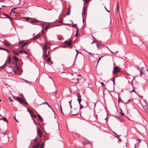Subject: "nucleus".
Masks as SVG:
<instances>
[{"instance_id":"a19ab883","label":"nucleus","mask_w":148,"mask_h":148,"mask_svg":"<svg viewBox=\"0 0 148 148\" xmlns=\"http://www.w3.org/2000/svg\"><path fill=\"white\" fill-rule=\"evenodd\" d=\"M118 99H119L118 101H119H119H122L121 99V98L120 97H119Z\"/></svg>"},{"instance_id":"f3484780","label":"nucleus","mask_w":148,"mask_h":148,"mask_svg":"<svg viewBox=\"0 0 148 148\" xmlns=\"http://www.w3.org/2000/svg\"><path fill=\"white\" fill-rule=\"evenodd\" d=\"M23 80L27 84H32V82L30 81H28L27 80H26L25 79H23Z\"/></svg>"},{"instance_id":"c756f323","label":"nucleus","mask_w":148,"mask_h":148,"mask_svg":"<svg viewBox=\"0 0 148 148\" xmlns=\"http://www.w3.org/2000/svg\"><path fill=\"white\" fill-rule=\"evenodd\" d=\"M115 77H113L112 78V81L113 82L114 85L115 84Z\"/></svg>"},{"instance_id":"f257e3e1","label":"nucleus","mask_w":148,"mask_h":148,"mask_svg":"<svg viewBox=\"0 0 148 148\" xmlns=\"http://www.w3.org/2000/svg\"><path fill=\"white\" fill-rule=\"evenodd\" d=\"M81 117H82L83 119H86L88 118L89 113L87 110L84 109L80 113Z\"/></svg>"},{"instance_id":"4c0bfd02","label":"nucleus","mask_w":148,"mask_h":148,"mask_svg":"<svg viewBox=\"0 0 148 148\" xmlns=\"http://www.w3.org/2000/svg\"><path fill=\"white\" fill-rule=\"evenodd\" d=\"M54 93L55 95H56L57 94V91L56 89L55 91L54 92Z\"/></svg>"},{"instance_id":"bf43d9fd","label":"nucleus","mask_w":148,"mask_h":148,"mask_svg":"<svg viewBox=\"0 0 148 148\" xmlns=\"http://www.w3.org/2000/svg\"><path fill=\"white\" fill-rule=\"evenodd\" d=\"M71 101H72V100H71L69 102V105H70V104H71Z\"/></svg>"},{"instance_id":"7ed1b4c3","label":"nucleus","mask_w":148,"mask_h":148,"mask_svg":"<svg viewBox=\"0 0 148 148\" xmlns=\"http://www.w3.org/2000/svg\"><path fill=\"white\" fill-rule=\"evenodd\" d=\"M37 133L39 137L41 138L42 136V131L38 127L37 128Z\"/></svg>"},{"instance_id":"f03ea898","label":"nucleus","mask_w":148,"mask_h":148,"mask_svg":"<svg viewBox=\"0 0 148 148\" xmlns=\"http://www.w3.org/2000/svg\"><path fill=\"white\" fill-rule=\"evenodd\" d=\"M119 71H120V69L118 66H115L113 68L112 73L113 74H115L117 73Z\"/></svg>"},{"instance_id":"69168bd1","label":"nucleus","mask_w":148,"mask_h":148,"mask_svg":"<svg viewBox=\"0 0 148 148\" xmlns=\"http://www.w3.org/2000/svg\"><path fill=\"white\" fill-rule=\"evenodd\" d=\"M137 95H138L139 97H143V96H142V95H138V94H137Z\"/></svg>"},{"instance_id":"9d476101","label":"nucleus","mask_w":148,"mask_h":148,"mask_svg":"<svg viewBox=\"0 0 148 148\" xmlns=\"http://www.w3.org/2000/svg\"><path fill=\"white\" fill-rule=\"evenodd\" d=\"M47 42H46L42 47V49L43 50H47Z\"/></svg>"},{"instance_id":"dca6fc26","label":"nucleus","mask_w":148,"mask_h":148,"mask_svg":"<svg viewBox=\"0 0 148 148\" xmlns=\"http://www.w3.org/2000/svg\"><path fill=\"white\" fill-rule=\"evenodd\" d=\"M28 44V42H25L21 46V48L22 49H23L26 45Z\"/></svg>"},{"instance_id":"393cba45","label":"nucleus","mask_w":148,"mask_h":148,"mask_svg":"<svg viewBox=\"0 0 148 148\" xmlns=\"http://www.w3.org/2000/svg\"><path fill=\"white\" fill-rule=\"evenodd\" d=\"M0 120H3L5 121H7V119L6 118L4 117H3L2 118H0Z\"/></svg>"},{"instance_id":"2f4dec72","label":"nucleus","mask_w":148,"mask_h":148,"mask_svg":"<svg viewBox=\"0 0 148 148\" xmlns=\"http://www.w3.org/2000/svg\"><path fill=\"white\" fill-rule=\"evenodd\" d=\"M6 65V64L5 63L3 65L1 66V69H3V68H4Z\"/></svg>"},{"instance_id":"603ef678","label":"nucleus","mask_w":148,"mask_h":148,"mask_svg":"<svg viewBox=\"0 0 148 148\" xmlns=\"http://www.w3.org/2000/svg\"><path fill=\"white\" fill-rule=\"evenodd\" d=\"M59 22L60 23H61L62 22V19H61L60 21H59Z\"/></svg>"},{"instance_id":"1a4fd4ad","label":"nucleus","mask_w":148,"mask_h":148,"mask_svg":"<svg viewBox=\"0 0 148 148\" xmlns=\"http://www.w3.org/2000/svg\"><path fill=\"white\" fill-rule=\"evenodd\" d=\"M44 51L43 53V56H44L45 58H47L49 55V51L48 52V53L47 54V50H43Z\"/></svg>"},{"instance_id":"6ab92c4d","label":"nucleus","mask_w":148,"mask_h":148,"mask_svg":"<svg viewBox=\"0 0 148 148\" xmlns=\"http://www.w3.org/2000/svg\"><path fill=\"white\" fill-rule=\"evenodd\" d=\"M30 22L31 23H34L35 22H38V23L39 22L37 20H32V19H30Z\"/></svg>"},{"instance_id":"4d7b16f0","label":"nucleus","mask_w":148,"mask_h":148,"mask_svg":"<svg viewBox=\"0 0 148 148\" xmlns=\"http://www.w3.org/2000/svg\"><path fill=\"white\" fill-rule=\"evenodd\" d=\"M36 139L37 138H34V142L36 141H37V140H36Z\"/></svg>"},{"instance_id":"e2e57ef3","label":"nucleus","mask_w":148,"mask_h":148,"mask_svg":"<svg viewBox=\"0 0 148 148\" xmlns=\"http://www.w3.org/2000/svg\"><path fill=\"white\" fill-rule=\"evenodd\" d=\"M134 92L135 93H136V92L134 90H133L131 91H130V92Z\"/></svg>"},{"instance_id":"aec40b11","label":"nucleus","mask_w":148,"mask_h":148,"mask_svg":"<svg viewBox=\"0 0 148 148\" xmlns=\"http://www.w3.org/2000/svg\"><path fill=\"white\" fill-rule=\"evenodd\" d=\"M138 140V141H139L136 144H135V146H134L135 148L136 147H138V146L139 143L140 142V140Z\"/></svg>"},{"instance_id":"58836bf2","label":"nucleus","mask_w":148,"mask_h":148,"mask_svg":"<svg viewBox=\"0 0 148 148\" xmlns=\"http://www.w3.org/2000/svg\"><path fill=\"white\" fill-rule=\"evenodd\" d=\"M83 107V106L82 105H80V107L79 109L81 110V109H82Z\"/></svg>"},{"instance_id":"6e6d98bb","label":"nucleus","mask_w":148,"mask_h":148,"mask_svg":"<svg viewBox=\"0 0 148 148\" xmlns=\"http://www.w3.org/2000/svg\"><path fill=\"white\" fill-rule=\"evenodd\" d=\"M23 42L22 41H21L19 42V44H21L23 43Z\"/></svg>"},{"instance_id":"ea45409f","label":"nucleus","mask_w":148,"mask_h":148,"mask_svg":"<svg viewBox=\"0 0 148 148\" xmlns=\"http://www.w3.org/2000/svg\"><path fill=\"white\" fill-rule=\"evenodd\" d=\"M3 8H0V12H3Z\"/></svg>"},{"instance_id":"4468645a","label":"nucleus","mask_w":148,"mask_h":148,"mask_svg":"<svg viewBox=\"0 0 148 148\" xmlns=\"http://www.w3.org/2000/svg\"><path fill=\"white\" fill-rule=\"evenodd\" d=\"M4 43L6 46H9L10 45L9 44L8 42L6 40H5L4 41Z\"/></svg>"},{"instance_id":"2eb2a0df","label":"nucleus","mask_w":148,"mask_h":148,"mask_svg":"<svg viewBox=\"0 0 148 148\" xmlns=\"http://www.w3.org/2000/svg\"><path fill=\"white\" fill-rule=\"evenodd\" d=\"M10 56H9L8 58V60H6L5 63L6 64V63L8 62V63H9L10 62Z\"/></svg>"},{"instance_id":"c85d7f7f","label":"nucleus","mask_w":148,"mask_h":148,"mask_svg":"<svg viewBox=\"0 0 148 148\" xmlns=\"http://www.w3.org/2000/svg\"><path fill=\"white\" fill-rule=\"evenodd\" d=\"M139 71L140 73V76H142V74L144 73L143 72L142 69H140Z\"/></svg>"},{"instance_id":"864d4df0","label":"nucleus","mask_w":148,"mask_h":148,"mask_svg":"<svg viewBox=\"0 0 148 148\" xmlns=\"http://www.w3.org/2000/svg\"><path fill=\"white\" fill-rule=\"evenodd\" d=\"M88 1V0H85V3H87Z\"/></svg>"},{"instance_id":"3c124183","label":"nucleus","mask_w":148,"mask_h":148,"mask_svg":"<svg viewBox=\"0 0 148 148\" xmlns=\"http://www.w3.org/2000/svg\"><path fill=\"white\" fill-rule=\"evenodd\" d=\"M82 17V21L83 23L84 22V17Z\"/></svg>"},{"instance_id":"f704fd0d","label":"nucleus","mask_w":148,"mask_h":148,"mask_svg":"<svg viewBox=\"0 0 148 148\" xmlns=\"http://www.w3.org/2000/svg\"><path fill=\"white\" fill-rule=\"evenodd\" d=\"M103 56H101V57H100L98 59V61L97 62V65L98 63H99V61L101 59V58H102Z\"/></svg>"},{"instance_id":"338daca9","label":"nucleus","mask_w":148,"mask_h":148,"mask_svg":"<svg viewBox=\"0 0 148 148\" xmlns=\"http://www.w3.org/2000/svg\"><path fill=\"white\" fill-rule=\"evenodd\" d=\"M13 72L16 74V71L15 70H13Z\"/></svg>"},{"instance_id":"49530a36","label":"nucleus","mask_w":148,"mask_h":148,"mask_svg":"<svg viewBox=\"0 0 148 148\" xmlns=\"http://www.w3.org/2000/svg\"><path fill=\"white\" fill-rule=\"evenodd\" d=\"M45 145V142L42 143V146H44Z\"/></svg>"},{"instance_id":"6e6552de","label":"nucleus","mask_w":148,"mask_h":148,"mask_svg":"<svg viewBox=\"0 0 148 148\" xmlns=\"http://www.w3.org/2000/svg\"><path fill=\"white\" fill-rule=\"evenodd\" d=\"M86 7L84 6L83 8L82 12V17H84L86 11Z\"/></svg>"},{"instance_id":"20e7f679","label":"nucleus","mask_w":148,"mask_h":148,"mask_svg":"<svg viewBox=\"0 0 148 148\" xmlns=\"http://www.w3.org/2000/svg\"><path fill=\"white\" fill-rule=\"evenodd\" d=\"M16 99L17 101L21 104H22L23 102H24V101L23 99L20 97H17Z\"/></svg>"},{"instance_id":"8fccbe9b","label":"nucleus","mask_w":148,"mask_h":148,"mask_svg":"<svg viewBox=\"0 0 148 148\" xmlns=\"http://www.w3.org/2000/svg\"><path fill=\"white\" fill-rule=\"evenodd\" d=\"M65 73L66 75H67V73L66 72H63L62 73Z\"/></svg>"},{"instance_id":"9b49d317","label":"nucleus","mask_w":148,"mask_h":148,"mask_svg":"<svg viewBox=\"0 0 148 148\" xmlns=\"http://www.w3.org/2000/svg\"><path fill=\"white\" fill-rule=\"evenodd\" d=\"M19 52L21 54H27V52L25 50H20L19 51Z\"/></svg>"},{"instance_id":"680f3d73","label":"nucleus","mask_w":148,"mask_h":148,"mask_svg":"<svg viewBox=\"0 0 148 148\" xmlns=\"http://www.w3.org/2000/svg\"><path fill=\"white\" fill-rule=\"evenodd\" d=\"M13 9L12 10V12L13 11V13H15L16 12L15 11H13Z\"/></svg>"},{"instance_id":"0eeeda50","label":"nucleus","mask_w":148,"mask_h":148,"mask_svg":"<svg viewBox=\"0 0 148 148\" xmlns=\"http://www.w3.org/2000/svg\"><path fill=\"white\" fill-rule=\"evenodd\" d=\"M71 41L70 40H69L68 41H66L64 42V43L66 44L69 47H71Z\"/></svg>"},{"instance_id":"412c9836","label":"nucleus","mask_w":148,"mask_h":148,"mask_svg":"<svg viewBox=\"0 0 148 148\" xmlns=\"http://www.w3.org/2000/svg\"><path fill=\"white\" fill-rule=\"evenodd\" d=\"M0 49L5 51L8 53L10 52V51L9 50H8V49H7L5 48H3L2 47H0Z\"/></svg>"},{"instance_id":"de8ad7c7","label":"nucleus","mask_w":148,"mask_h":148,"mask_svg":"<svg viewBox=\"0 0 148 148\" xmlns=\"http://www.w3.org/2000/svg\"><path fill=\"white\" fill-rule=\"evenodd\" d=\"M105 9L106 10V11H107L108 12H109H109H110V11H109V10H107V9L106 8V7H105Z\"/></svg>"},{"instance_id":"5701e85b","label":"nucleus","mask_w":148,"mask_h":148,"mask_svg":"<svg viewBox=\"0 0 148 148\" xmlns=\"http://www.w3.org/2000/svg\"><path fill=\"white\" fill-rule=\"evenodd\" d=\"M38 119L40 121H43V119L39 114H38Z\"/></svg>"},{"instance_id":"ddd939ff","label":"nucleus","mask_w":148,"mask_h":148,"mask_svg":"<svg viewBox=\"0 0 148 148\" xmlns=\"http://www.w3.org/2000/svg\"><path fill=\"white\" fill-rule=\"evenodd\" d=\"M3 15L4 16H5L6 18H8L9 19H10V21L11 22L12 21V19L11 18V17H10L9 15H8L7 14H3Z\"/></svg>"},{"instance_id":"e433bc0d","label":"nucleus","mask_w":148,"mask_h":148,"mask_svg":"<svg viewBox=\"0 0 148 148\" xmlns=\"http://www.w3.org/2000/svg\"><path fill=\"white\" fill-rule=\"evenodd\" d=\"M70 13V9H69V11L67 13V15H69Z\"/></svg>"},{"instance_id":"a211bd4d","label":"nucleus","mask_w":148,"mask_h":148,"mask_svg":"<svg viewBox=\"0 0 148 148\" xmlns=\"http://www.w3.org/2000/svg\"><path fill=\"white\" fill-rule=\"evenodd\" d=\"M40 36V35L39 34H38L37 35L35 36L33 38V39H36L38 38H39Z\"/></svg>"},{"instance_id":"473e14b6","label":"nucleus","mask_w":148,"mask_h":148,"mask_svg":"<svg viewBox=\"0 0 148 148\" xmlns=\"http://www.w3.org/2000/svg\"><path fill=\"white\" fill-rule=\"evenodd\" d=\"M25 19H26L27 20L29 21H30V19H31V18H29V17H26V18H25Z\"/></svg>"},{"instance_id":"a18cd8bd","label":"nucleus","mask_w":148,"mask_h":148,"mask_svg":"<svg viewBox=\"0 0 148 148\" xmlns=\"http://www.w3.org/2000/svg\"><path fill=\"white\" fill-rule=\"evenodd\" d=\"M73 26L74 27H77V25L76 24H74L73 25Z\"/></svg>"},{"instance_id":"13d9d810","label":"nucleus","mask_w":148,"mask_h":148,"mask_svg":"<svg viewBox=\"0 0 148 148\" xmlns=\"http://www.w3.org/2000/svg\"><path fill=\"white\" fill-rule=\"evenodd\" d=\"M96 45H97V47H99V45H98V44L97 43L96 44Z\"/></svg>"},{"instance_id":"052dcab7","label":"nucleus","mask_w":148,"mask_h":148,"mask_svg":"<svg viewBox=\"0 0 148 148\" xmlns=\"http://www.w3.org/2000/svg\"><path fill=\"white\" fill-rule=\"evenodd\" d=\"M132 99H130L128 100L127 101H132Z\"/></svg>"},{"instance_id":"f8f14e48","label":"nucleus","mask_w":148,"mask_h":148,"mask_svg":"<svg viewBox=\"0 0 148 148\" xmlns=\"http://www.w3.org/2000/svg\"><path fill=\"white\" fill-rule=\"evenodd\" d=\"M45 104L47 105L48 106V107L49 108H50L52 110L53 112L54 113V112L53 110V109H52V108L49 106V105L48 104V103L47 102H43L42 104H40L39 105L40 106L41 105L44 104Z\"/></svg>"},{"instance_id":"423d86ee","label":"nucleus","mask_w":148,"mask_h":148,"mask_svg":"<svg viewBox=\"0 0 148 148\" xmlns=\"http://www.w3.org/2000/svg\"><path fill=\"white\" fill-rule=\"evenodd\" d=\"M35 142L34 145L33 146V148H36L38 147L40 145V143H38V141H36Z\"/></svg>"},{"instance_id":"c03bdc74","label":"nucleus","mask_w":148,"mask_h":148,"mask_svg":"<svg viewBox=\"0 0 148 148\" xmlns=\"http://www.w3.org/2000/svg\"><path fill=\"white\" fill-rule=\"evenodd\" d=\"M120 113L121 115L123 116L124 115V114L123 112L121 113V112H120Z\"/></svg>"},{"instance_id":"7c9ffc66","label":"nucleus","mask_w":148,"mask_h":148,"mask_svg":"<svg viewBox=\"0 0 148 148\" xmlns=\"http://www.w3.org/2000/svg\"><path fill=\"white\" fill-rule=\"evenodd\" d=\"M75 51L77 52V53H76V58L77 57V56L78 54L79 53L78 52V51L77 49H76Z\"/></svg>"},{"instance_id":"39448f33","label":"nucleus","mask_w":148,"mask_h":148,"mask_svg":"<svg viewBox=\"0 0 148 148\" xmlns=\"http://www.w3.org/2000/svg\"><path fill=\"white\" fill-rule=\"evenodd\" d=\"M28 112L32 117L33 118H35L36 117V116L34 114L33 112L31 110L29 109L28 110Z\"/></svg>"},{"instance_id":"cd10ccee","label":"nucleus","mask_w":148,"mask_h":148,"mask_svg":"<svg viewBox=\"0 0 148 148\" xmlns=\"http://www.w3.org/2000/svg\"><path fill=\"white\" fill-rule=\"evenodd\" d=\"M77 100H78V101L79 103V104H80V102L81 101V98H77Z\"/></svg>"},{"instance_id":"72a5a7b5","label":"nucleus","mask_w":148,"mask_h":148,"mask_svg":"<svg viewBox=\"0 0 148 148\" xmlns=\"http://www.w3.org/2000/svg\"><path fill=\"white\" fill-rule=\"evenodd\" d=\"M47 49L49 48L50 47V43L47 42Z\"/></svg>"},{"instance_id":"09e8293b","label":"nucleus","mask_w":148,"mask_h":148,"mask_svg":"<svg viewBox=\"0 0 148 148\" xmlns=\"http://www.w3.org/2000/svg\"><path fill=\"white\" fill-rule=\"evenodd\" d=\"M101 83L103 86H105V85L102 82Z\"/></svg>"},{"instance_id":"c9c22d12","label":"nucleus","mask_w":148,"mask_h":148,"mask_svg":"<svg viewBox=\"0 0 148 148\" xmlns=\"http://www.w3.org/2000/svg\"><path fill=\"white\" fill-rule=\"evenodd\" d=\"M51 60V58H49L47 60V61L48 62H49Z\"/></svg>"},{"instance_id":"bb28decb","label":"nucleus","mask_w":148,"mask_h":148,"mask_svg":"<svg viewBox=\"0 0 148 148\" xmlns=\"http://www.w3.org/2000/svg\"><path fill=\"white\" fill-rule=\"evenodd\" d=\"M85 51H86V52H88V53H89V54H90V56H91L92 57H93V56H94V55L93 53H92L90 52H88L86 50H85Z\"/></svg>"},{"instance_id":"79ce46f5","label":"nucleus","mask_w":148,"mask_h":148,"mask_svg":"<svg viewBox=\"0 0 148 148\" xmlns=\"http://www.w3.org/2000/svg\"><path fill=\"white\" fill-rule=\"evenodd\" d=\"M60 110H61V112H62V113L63 114H64V113H63V112H62V107H61V106H60Z\"/></svg>"},{"instance_id":"774afa93","label":"nucleus","mask_w":148,"mask_h":148,"mask_svg":"<svg viewBox=\"0 0 148 148\" xmlns=\"http://www.w3.org/2000/svg\"><path fill=\"white\" fill-rule=\"evenodd\" d=\"M44 146L41 145L40 148H44Z\"/></svg>"},{"instance_id":"a878e982","label":"nucleus","mask_w":148,"mask_h":148,"mask_svg":"<svg viewBox=\"0 0 148 148\" xmlns=\"http://www.w3.org/2000/svg\"><path fill=\"white\" fill-rule=\"evenodd\" d=\"M135 39L137 40H139V41L141 42H142L141 40L138 37H136Z\"/></svg>"},{"instance_id":"0e129e2a","label":"nucleus","mask_w":148,"mask_h":148,"mask_svg":"<svg viewBox=\"0 0 148 148\" xmlns=\"http://www.w3.org/2000/svg\"><path fill=\"white\" fill-rule=\"evenodd\" d=\"M9 99L10 101H12V99H11L10 97H9Z\"/></svg>"},{"instance_id":"4be33fe9","label":"nucleus","mask_w":148,"mask_h":148,"mask_svg":"<svg viewBox=\"0 0 148 148\" xmlns=\"http://www.w3.org/2000/svg\"><path fill=\"white\" fill-rule=\"evenodd\" d=\"M76 95L78 97V98H81V96L80 95V94L79 93H77L76 94Z\"/></svg>"},{"instance_id":"5fc2aeb1","label":"nucleus","mask_w":148,"mask_h":148,"mask_svg":"<svg viewBox=\"0 0 148 148\" xmlns=\"http://www.w3.org/2000/svg\"><path fill=\"white\" fill-rule=\"evenodd\" d=\"M117 10L118 11L119 10V4H118V3H117Z\"/></svg>"},{"instance_id":"37998d69","label":"nucleus","mask_w":148,"mask_h":148,"mask_svg":"<svg viewBox=\"0 0 148 148\" xmlns=\"http://www.w3.org/2000/svg\"><path fill=\"white\" fill-rule=\"evenodd\" d=\"M18 52H14V54L15 55H18Z\"/></svg>"},{"instance_id":"b1692460","label":"nucleus","mask_w":148,"mask_h":148,"mask_svg":"<svg viewBox=\"0 0 148 148\" xmlns=\"http://www.w3.org/2000/svg\"><path fill=\"white\" fill-rule=\"evenodd\" d=\"M13 58L14 60L16 62H18V59L15 56H14Z\"/></svg>"}]
</instances>
